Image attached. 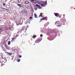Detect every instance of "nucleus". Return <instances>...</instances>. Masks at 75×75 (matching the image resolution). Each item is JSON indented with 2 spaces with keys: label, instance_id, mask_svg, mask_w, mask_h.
Segmentation results:
<instances>
[{
  "label": "nucleus",
  "instance_id": "obj_1",
  "mask_svg": "<svg viewBox=\"0 0 75 75\" xmlns=\"http://www.w3.org/2000/svg\"><path fill=\"white\" fill-rule=\"evenodd\" d=\"M40 3H41L40 1H38V4H40L41 5V6H42V7H45V6L47 4V2H45L44 4H41Z\"/></svg>",
  "mask_w": 75,
  "mask_h": 75
},
{
  "label": "nucleus",
  "instance_id": "obj_2",
  "mask_svg": "<svg viewBox=\"0 0 75 75\" xmlns=\"http://www.w3.org/2000/svg\"><path fill=\"white\" fill-rule=\"evenodd\" d=\"M61 21L62 23H65V22H66V20L65 19L61 20Z\"/></svg>",
  "mask_w": 75,
  "mask_h": 75
},
{
  "label": "nucleus",
  "instance_id": "obj_3",
  "mask_svg": "<svg viewBox=\"0 0 75 75\" xmlns=\"http://www.w3.org/2000/svg\"><path fill=\"white\" fill-rule=\"evenodd\" d=\"M54 14L55 16H56V17H57V16H58L59 15V14L58 13H54Z\"/></svg>",
  "mask_w": 75,
  "mask_h": 75
},
{
  "label": "nucleus",
  "instance_id": "obj_4",
  "mask_svg": "<svg viewBox=\"0 0 75 75\" xmlns=\"http://www.w3.org/2000/svg\"><path fill=\"white\" fill-rule=\"evenodd\" d=\"M21 19H22V17H21L19 19V21H18V23H19V24H21Z\"/></svg>",
  "mask_w": 75,
  "mask_h": 75
},
{
  "label": "nucleus",
  "instance_id": "obj_5",
  "mask_svg": "<svg viewBox=\"0 0 75 75\" xmlns=\"http://www.w3.org/2000/svg\"><path fill=\"white\" fill-rule=\"evenodd\" d=\"M5 48H6V49H7L8 50L9 48V47H8L7 45H5Z\"/></svg>",
  "mask_w": 75,
  "mask_h": 75
},
{
  "label": "nucleus",
  "instance_id": "obj_6",
  "mask_svg": "<svg viewBox=\"0 0 75 75\" xmlns=\"http://www.w3.org/2000/svg\"><path fill=\"white\" fill-rule=\"evenodd\" d=\"M46 17H44V18H43L42 19H41V21H42V20H46Z\"/></svg>",
  "mask_w": 75,
  "mask_h": 75
},
{
  "label": "nucleus",
  "instance_id": "obj_7",
  "mask_svg": "<svg viewBox=\"0 0 75 75\" xmlns=\"http://www.w3.org/2000/svg\"><path fill=\"white\" fill-rule=\"evenodd\" d=\"M15 39H16V38H12V40L11 41V42H13V41H14L15 40Z\"/></svg>",
  "mask_w": 75,
  "mask_h": 75
},
{
  "label": "nucleus",
  "instance_id": "obj_8",
  "mask_svg": "<svg viewBox=\"0 0 75 75\" xmlns=\"http://www.w3.org/2000/svg\"><path fill=\"white\" fill-rule=\"evenodd\" d=\"M59 21H57L55 22L56 24H57V25H58L59 24Z\"/></svg>",
  "mask_w": 75,
  "mask_h": 75
},
{
  "label": "nucleus",
  "instance_id": "obj_9",
  "mask_svg": "<svg viewBox=\"0 0 75 75\" xmlns=\"http://www.w3.org/2000/svg\"><path fill=\"white\" fill-rule=\"evenodd\" d=\"M7 55H9L10 56H11V53H9L8 52H7Z\"/></svg>",
  "mask_w": 75,
  "mask_h": 75
},
{
  "label": "nucleus",
  "instance_id": "obj_10",
  "mask_svg": "<svg viewBox=\"0 0 75 75\" xmlns=\"http://www.w3.org/2000/svg\"><path fill=\"white\" fill-rule=\"evenodd\" d=\"M41 40H42L41 39L39 38L38 39V42H40V41H41Z\"/></svg>",
  "mask_w": 75,
  "mask_h": 75
},
{
  "label": "nucleus",
  "instance_id": "obj_11",
  "mask_svg": "<svg viewBox=\"0 0 75 75\" xmlns=\"http://www.w3.org/2000/svg\"><path fill=\"white\" fill-rule=\"evenodd\" d=\"M26 8L27 9H29L30 8V6H27V7H26Z\"/></svg>",
  "mask_w": 75,
  "mask_h": 75
},
{
  "label": "nucleus",
  "instance_id": "obj_12",
  "mask_svg": "<svg viewBox=\"0 0 75 75\" xmlns=\"http://www.w3.org/2000/svg\"><path fill=\"white\" fill-rule=\"evenodd\" d=\"M25 4H29V3L27 2V1L25 2Z\"/></svg>",
  "mask_w": 75,
  "mask_h": 75
},
{
  "label": "nucleus",
  "instance_id": "obj_13",
  "mask_svg": "<svg viewBox=\"0 0 75 75\" xmlns=\"http://www.w3.org/2000/svg\"><path fill=\"white\" fill-rule=\"evenodd\" d=\"M24 13L25 14H27V11L26 10H25L24 11Z\"/></svg>",
  "mask_w": 75,
  "mask_h": 75
},
{
  "label": "nucleus",
  "instance_id": "obj_14",
  "mask_svg": "<svg viewBox=\"0 0 75 75\" xmlns=\"http://www.w3.org/2000/svg\"><path fill=\"white\" fill-rule=\"evenodd\" d=\"M34 16L35 18H37V14H36V13L35 14Z\"/></svg>",
  "mask_w": 75,
  "mask_h": 75
},
{
  "label": "nucleus",
  "instance_id": "obj_15",
  "mask_svg": "<svg viewBox=\"0 0 75 75\" xmlns=\"http://www.w3.org/2000/svg\"><path fill=\"white\" fill-rule=\"evenodd\" d=\"M35 37H36V35H33V36L32 37V38H35Z\"/></svg>",
  "mask_w": 75,
  "mask_h": 75
},
{
  "label": "nucleus",
  "instance_id": "obj_16",
  "mask_svg": "<svg viewBox=\"0 0 75 75\" xmlns=\"http://www.w3.org/2000/svg\"><path fill=\"white\" fill-rule=\"evenodd\" d=\"M3 7H5V6H6V4H5V3H4L3 4Z\"/></svg>",
  "mask_w": 75,
  "mask_h": 75
},
{
  "label": "nucleus",
  "instance_id": "obj_17",
  "mask_svg": "<svg viewBox=\"0 0 75 75\" xmlns=\"http://www.w3.org/2000/svg\"><path fill=\"white\" fill-rule=\"evenodd\" d=\"M11 43V42H10V41H8V45H10Z\"/></svg>",
  "mask_w": 75,
  "mask_h": 75
},
{
  "label": "nucleus",
  "instance_id": "obj_18",
  "mask_svg": "<svg viewBox=\"0 0 75 75\" xmlns=\"http://www.w3.org/2000/svg\"><path fill=\"white\" fill-rule=\"evenodd\" d=\"M34 9L35 10H37V7H35V8Z\"/></svg>",
  "mask_w": 75,
  "mask_h": 75
},
{
  "label": "nucleus",
  "instance_id": "obj_19",
  "mask_svg": "<svg viewBox=\"0 0 75 75\" xmlns=\"http://www.w3.org/2000/svg\"><path fill=\"white\" fill-rule=\"evenodd\" d=\"M63 18H65V14H63Z\"/></svg>",
  "mask_w": 75,
  "mask_h": 75
},
{
  "label": "nucleus",
  "instance_id": "obj_20",
  "mask_svg": "<svg viewBox=\"0 0 75 75\" xmlns=\"http://www.w3.org/2000/svg\"><path fill=\"white\" fill-rule=\"evenodd\" d=\"M5 8H1V9H0V10H4V9H5Z\"/></svg>",
  "mask_w": 75,
  "mask_h": 75
},
{
  "label": "nucleus",
  "instance_id": "obj_21",
  "mask_svg": "<svg viewBox=\"0 0 75 75\" xmlns=\"http://www.w3.org/2000/svg\"><path fill=\"white\" fill-rule=\"evenodd\" d=\"M20 61V59H19L17 61V62H19Z\"/></svg>",
  "mask_w": 75,
  "mask_h": 75
},
{
  "label": "nucleus",
  "instance_id": "obj_22",
  "mask_svg": "<svg viewBox=\"0 0 75 75\" xmlns=\"http://www.w3.org/2000/svg\"><path fill=\"white\" fill-rule=\"evenodd\" d=\"M38 7H40V8H41V6H40V5H38Z\"/></svg>",
  "mask_w": 75,
  "mask_h": 75
},
{
  "label": "nucleus",
  "instance_id": "obj_23",
  "mask_svg": "<svg viewBox=\"0 0 75 75\" xmlns=\"http://www.w3.org/2000/svg\"><path fill=\"white\" fill-rule=\"evenodd\" d=\"M18 6H21V4H18Z\"/></svg>",
  "mask_w": 75,
  "mask_h": 75
},
{
  "label": "nucleus",
  "instance_id": "obj_24",
  "mask_svg": "<svg viewBox=\"0 0 75 75\" xmlns=\"http://www.w3.org/2000/svg\"><path fill=\"white\" fill-rule=\"evenodd\" d=\"M42 36H43V35H40V37H42Z\"/></svg>",
  "mask_w": 75,
  "mask_h": 75
},
{
  "label": "nucleus",
  "instance_id": "obj_25",
  "mask_svg": "<svg viewBox=\"0 0 75 75\" xmlns=\"http://www.w3.org/2000/svg\"><path fill=\"white\" fill-rule=\"evenodd\" d=\"M30 19H31V20H32V19H33V17H30Z\"/></svg>",
  "mask_w": 75,
  "mask_h": 75
},
{
  "label": "nucleus",
  "instance_id": "obj_26",
  "mask_svg": "<svg viewBox=\"0 0 75 75\" xmlns=\"http://www.w3.org/2000/svg\"><path fill=\"white\" fill-rule=\"evenodd\" d=\"M5 9L6 10H9V9H6V8H5Z\"/></svg>",
  "mask_w": 75,
  "mask_h": 75
},
{
  "label": "nucleus",
  "instance_id": "obj_27",
  "mask_svg": "<svg viewBox=\"0 0 75 75\" xmlns=\"http://www.w3.org/2000/svg\"><path fill=\"white\" fill-rule=\"evenodd\" d=\"M19 58H21V55H19Z\"/></svg>",
  "mask_w": 75,
  "mask_h": 75
},
{
  "label": "nucleus",
  "instance_id": "obj_28",
  "mask_svg": "<svg viewBox=\"0 0 75 75\" xmlns=\"http://www.w3.org/2000/svg\"><path fill=\"white\" fill-rule=\"evenodd\" d=\"M18 35H16V37H18Z\"/></svg>",
  "mask_w": 75,
  "mask_h": 75
},
{
  "label": "nucleus",
  "instance_id": "obj_29",
  "mask_svg": "<svg viewBox=\"0 0 75 75\" xmlns=\"http://www.w3.org/2000/svg\"><path fill=\"white\" fill-rule=\"evenodd\" d=\"M42 13H40V16H42Z\"/></svg>",
  "mask_w": 75,
  "mask_h": 75
},
{
  "label": "nucleus",
  "instance_id": "obj_30",
  "mask_svg": "<svg viewBox=\"0 0 75 75\" xmlns=\"http://www.w3.org/2000/svg\"><path fill=\"white\" fill-rule=\"evenodd\" d=\"M32 1H35V0H31Z\"/></svg>",
  "mask_w": 75,
  "mask_h": 75
},
{
  "label": "nucleus",
  "instance_id": "obj_31",
  "mask_svg": "<svg viewBox=\"0 0 75 75\" xmlns=\"http://www.w3.org/2000/svg\"><path fill=\"white\" fill-rule=\"evenodd\" d=\"M36 7H38V4H36Z\"/></svg>",
  "mask_w": 75,
  "mask_h": 75
},
{
  "label": "nucleus",
  "instance_id": "obj_32",
  "mask_svg": "<svg viewBox=\"0 0 75 75\" xmlns=\"http://www.w3.org/2000/svg\"><path fill=\"white\" fill-rule=\"evenodd\" d=\"M1 58H2V59H4V58H3V57H1Z\"/></svg>",
  "mask_w": 75,
  "mask_h": 75
},
{
  "label": "nucleus",
  "instance_id": "obj_33",
  "mask_svg": "<svg viewBox=\"0 0 75 75\" xmlns=\"http://www.w3.org/2000/svg\"><path fill=\"white\" fill-rule=\"evenodd\" d=\"M40 16H41V17H42V16H40H40H39V17H40Z\"/></svg>",
  "mask_w": 75,
  "mask_h": 75
},
{
  "label": "nucleus",
  "instance_id": "obj_34",
  "mask_svg": "<svg viewBox=\"0 0 75 75\" xmlns=\"http://www.w3.org/2000/svg\"><path fill=\"white\" fill-rule=\"evenodd\" d=\"M0 8H1H1H2V7H0Z\"/></svg>",
  "mask_w": 75,
  "mask_h": 75
},
{
  "label": "nucleus",
  "instance_id": "obj_35",
  "mask_svg": "<svg viewBox=\"0 0 75 75\" xmlns=\"http://www.w3.org/2000/svg\"><path fill=\"white\" fill-rule=\"evenodd\" d=\"M1 64V63H0V64Z\"/></svg>",
  "mask_w": 75,
  "mask_h": 75
},
{
  "label": "nucleus",
  "instance_id": "obj_36",
  "mask_svg": "<svg viewBox=\"0 0 75 75\" xmlns=\"http://www.w3.org/2000/svg\"><path fill=\"white\" fill-rule=\"evenodd\" d=\"M12 59V60H13V59Z\"/></svg>",
  "mask_w": 75,
  "mask_h": 75
},
{
  "label": "nucleus",
  "instance_id": "obj_37",
  "mask_svg": "<svg viewBox=\"0 0 75 75\" xmlns=\"http://www.w3.org/2000/svg\"><path fill=\"white\" fill-rule=\"evenodd\" d=\"M0 21H1V20H0Z\"/></svg>",
  "mask_w": 75,
  "mask_h": 75
},
{
  "label": "nucleus",
  "instance_id": "obj_38",
  "mask_svg": "<svg viewBox=\"0 0 75 75\" xmlns=\"http://www.w3.org/2000/svg\"><path fill=\"white\" fill-rule=\"evenodd\" d=\"M0 30H1V29H0Z\"/></svg>",
  "mask_w": 75,
  "mask_h": 75
}]
</instances>
